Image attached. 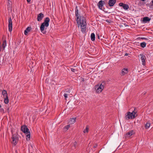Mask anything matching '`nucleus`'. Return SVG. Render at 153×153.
I'll return each mask as SVG.
<instances>
[{
	"label": "nucleus",
	"mask_w": 153,
	"mask_h": 153,
	"mask_svg": "<svg viewBox=\"0 0 153 153\" xmlns=\"http://www.w3.org/2000/svg\"><path fill=\"white\" fill-rule=\"evenodd\" d=\"M75 10V16L76 17L77 24L79 25H80V27L81 31L83 33L85 32L86 30V22L85 17L82 16H80L79 14L78 10L76 6Z\"/></svg>",
	"instance_id": "f257e3e1"
},
{
	"label": "nucleus",
	"mask_w": 153,
	"mask_h": 153,
	"mask_svg": "<svg viewBox=\"0 0 153 153\" xmlns=\"http://www.w3.org/2000/svg\"><path fill=\"white\" fill-rule=\"evenodd\" d=\"M50 21V19L47 17L45 18L44 22H43L40 27V30L41 32L44 34H45L46 33V30H45V27L46 28L49 25V22Z\"/></svg>",
	"instance_id": "f03ea898"
},
{
	"label": "nucleus",
	"mask_w": 153,
	"mask_h": 153,
	"mask_svg": "<svg viewBox=\"0 0 153 153\" xmlns=\"http://www.w3.org/2000/svg\"><path fill=\"white\" fill-rule=\"evenodd\" d=\"M2 94L4 98V102L5 104H7L9 102L8 94L7 91L4 90L2 91Z\"/></svg>",
	"instance_id": "7ed1b4c3"
},
{
	"label": "nucleus",
	"mask_w": 153,
	"mask_h": 153,
	"mask_svg": "<svg viewBox=\"0 0 153 153\" xmlns=\"http://www.w3.org/2000/svg\"><path fill=\"white\" fill-rule=\"evenodd\" d=\"M12 143L14 146H15L18 143L19 138L18 137L16 134H13L12 136Z\"/></svg>",
	"instance_id": "20e7f679"
},
{
	"label": "nucleus",
	"mask_w": 153,
	"mask_h": 153,
	"mask_svg": "<svg viewBox=\"0 0 153 153\" xmlns=\"http://www.w3.org/2000/svg\"><path fill=\"white\" fill-rule=\"evenodd\" d=\"M135 118L134 115H133L130 112H128L125 115V118L128 120L129 119H133Z\"/></svg>",
	"instance_id": "39448f33"
},
{
	"label": "nucleus",
	"mask_w": 153,
	"mask_h": 153,
	"mask_svg": "<svg viewBox=\"0 0 153 153\" xmlns=\"http://www.w3.org/2000/svg\"><path fill=\"white\" fill-rule=\"evenodd\" d=\"M104 87L102 84L99 85V84L97 85L95 87V89L97 90V93H100L102 91Z\"/></svg>",
	"instance_id": "423d86ee"
},
{
	"label": "nucleus",
	"mask_w": 153,
	"mask_h": 153,
	"mask_svg": "<svg viewBox=\"0 0 153 153\" xmlns=\"http://www.w3.org/2000/svg\"><path fill=\"white\" fill-rule=\"evenodd\" d=\"M13 29V24L12 20L10 17L8 19V30L10 32H11Z\"/></svg>",
	"instance_id": "0eeeda50"
},
{
	"label": "nucleus",
	"mask_w": 153,
	"mask_h": 153,
	"mask_svg": "<svg viewBox=\"0 0 153 153\" xmlns=\"http://www.w3.org/2000/svg\"><path fill=\"white\" fill-rule=\"evenodd\" d=\"M139 56L140 57V59L142 62V65L144 66L145 65H146V56L143 54H140Z\"/></svg>",
	"instance_id": "6e6552de"
},
{
	"label": "nucleus",
	"mask_w": 153,
	"mask_h": 153,
	"mask_svg": "<svg viewBox=\"0 0 153 153\" xmlns=\"http://www.w3.org/2000/svg\"><path fill=\"white\" fill-rule=\"evenodd\" d=\"M105 3V2L103 1L100 0L97 4V5L99 8L100 10H102L103 4Z\"/></svg>",
	"instance_id": "1a4fd4ad"
},
{
	"label": "nucleus",
	"mask_w": 153,
	"mask_h": 153,
	"mask_svg": "<svg viewBox=\"0 0 153 153\" xmlns=\"http://www.w3.org/2000/svg\"><path fill=\"white\" fill-rule=\"evenodd\" d=\"M21 129L22 131L24 133H26L30 132L29 129L26 126H23L21 127Z\"/></svg>",
	"instance_id": "9d476101"
},
{
	"label": "nucleus",
	"mask_w": 153,
	"mask_h": 153,
	"mask_svg": "<svg viewBox=\"0 0 153 153\" xmlns=\"http://www.w3.org/2000/svg\"><path fill=\"white\" fill-rule=\"evenodd\" d=\"M44 17V14L42 13H40L39 14L38 16L37 17V20L38 21L40 22L41 21L43 18Z\"/></svg>",
	"instance_id": "9b49d317"
},
{
	"label": "nucleus",
	"mask_w": 153,
	"mask_h": 153,
	"mask_svg": "<svg viewBox=\"0 0 153 153\" xmlns=\"http://www.w3.org/2000/svg\"><path fill=\"white\" fill-rule=\"evenodd\" d=\"M116 1V0H109L108 1V4L110 7L113 6Z\"/></svg>",
	"instance_id": "f8f14e48"
},
{
	"label": "nucleus",
	"mask_w": 153,
	"mask_h": 153,
	"mask_svg": "<svg viewBox=\"0 0 153 153\" xmlns=\"http://www.w3.org/2000/svg\"><path fill=\"white\" fill-rule=\"evenodd\" d=\"M128 69L127 68H123L122 71L121 72V75L122 76H124L125 74H126L128 73Z\"/></svg>",
	"instance_id": "ddd939ff"
},
{
	"label": "nucleus",
	"mask_w": 153,
	"mask_h": 153,
	"mask_svg": "<svg viewBox=\"0 0 153 153\" xmlns=\"http://www.w3.org/2000/svg\"><path fill=\"white\" fill-rule=\"evenodd\" d=\"M76 117H74L70 118L69 122L68 123H70V124H73L75 123L76 121Z\"/></svg>",
	"instance_id": "4468645a"
},
{
	"label": "nucleus",
	"mask_w": 153,
	"mask_h": 153,
	"mask_svg": "<svg viewBox=\"0 0 153 153\" xmlns=\"http://www.w3.org/2000/svg\"><path fill=\"white\" fill-rule=\"evenodd\" d=\"M151 19V18L148 17H145L143 18V21L144 22H149Z\"/></svg>",
	"instance_id": "2eb2a0df"
},
{
	"label": "nucleus",
	"mask_w": 153,
	"mask_h": 153,
	"mask_svg": "<svg viewBox=\"0 0 153 153\" xmlns=\"http://www.w3.org/2000/svg\"><path fill=\"white\" fill-rule=\"evenodd\" d=\"M31 29L30 27H27L24 31V34L25 35H27L28 32H30Z\"/></svg>",
	"instance_id": "dca6fc26"
},
{
	"label": "nucleus",
	"mask_w": 153,
	"mask_h": 153,
	"mask_svg": "<svg viewBox=\"0 0 153 153\" xmlns=\"http://www.w3.org/2000/svg\"><path fill=\"white\" fill-rule=\"evenodd\" d=\"M26 135V140L27 141H29L30 139V132H28L25 134Z\"/></svg>",
	"instance_id": "f3484780"
},
{
	"label": "nucleus",
	"mask_w": 153,
	"mask_h": 153,
	"mask_svg": "<svg viewBox=\"0 0 153 153\" xmlns=\"http://www.w3.org/2000/svg\"><path fill=\"white\" fill-rule=\"evenodd\" d=\"M91 40L92 41H94L95 40V35L94 33H92L91 34Z\"/></svg>",
	"instance_id": "a211bd4d"
},
{
	"label": "nucleus",
	"mask_w": 153,
	"mask_h": 153,
	"mask_svg": "<svg viewBox=\"0 0 153 153\" xmlns=\"http://www.w3.org/2000/svg\"><path fill=\"white\" fill-rule=\"evenodd\" d=\"M136 108H135L134 109V110L131 113H132V114L133 115H134L135 116V118L137 117V115L136 114V113H137V111L136 110H135Z\"/></svg>",
	"instance_id": "6ab92c4d"
},
{
	"label": "nucleus",
	"mask_w": 153,
	"mask_h": 153,
	"mask_svg": "<svg viewBox=\"0 0 153 153\" xmlns=\"http://www.w3.org/2000/svg\"><path fill=\"white\" fill-rule=\"evenodd\" d=\"M150 126V123L149 122H147L146 124L145 128L146 129L149 128Z\"/></svg>",
	"instance_id": "aec40b11"
},
{
	"label": "nucleus",
	"mask_w": 153,
	"mask_h": 153,
	"mask_svg": "<svg viewBox=\"0 0 153 153\" xmlns=\"http://www.w3.org/2000/svg\"><path fill=\"white\" fill-rule=\"evenodd\" d=\"M123 8L125 10H127L129 8V6L127 4H125L123 5Z\"/></svg>",
	"instance_id": "412c9836"
},
{
	"label": "nucleus",
	"mask_w": 153,
	"mask_h": 153,
	"mask_svg": "<svg viewBox=\"0 0 153 153\" xmlns=\"http://www.w3.org/2000/svg\"><path fill=\"white\" fill-rule=\"evenodd\" d=\"M146 45V43L145 42H143L140 43V46L142 48H144Z\"/></svg>",
	"instance_id": "4be33fe9"
},
{
	"label": "nucleus",
	"mask_w": 153,
	"mask_h": 153,
	"mask_svg": "<svg viewBox=\"0 0 153 153\" xmlns=\"http://www.w3.org/2000/svg\"><path fill=\"white\" fill-rule=\"evenodd\" d=\"M88 126H87L86 127V128L83 131V133H88Z\"/></svg>",
	"instance_id": "5701e85b"
},
{
	"label": "nucleus",
	"mask_w": 153,
	"mask_h": 153,
	"mask_svg": "<svg viewBox=\"0 0 153 153\" xmlns=\"http://www.w3.org/2000/svg\"><path fill=\"white\" fill-rule=\"evenodd\" d=\"M133 131L132 130L129 131L126 134L127 135H129V136H131L133 135Z\"/></svg>",
	"instance_id": "b1692460"
},
{
	"label": "nucleus",
	"mask_w": 153,
	"mask_h": 153,
	"mask_svg": "<svg viewBox=\"0 0 153 153\" xmlns=\"http://www.w3.org/2000/svg\"><path fill=\"white\" fill-rule=\"evenodd\" d=\"M0 112L2 114H4L5 113L4 109L2 108H0Z\"/></svg>",
	"instance_id": "393cba45"
},
{
	"label": "nucleus",
	"mask_w": 153,
	"mask_h": 153,
	"mask_svg": "<svg viewBox=\"0 0 153 153\" xmlns=\"http://www.w3.org/2000/svg\"><path fill=\"white\" fill-rule=\"evenodd\" d=\"M71 71L74 72H75V71H76V70L75 68H70Z\"/></svg>",
	"instance_id": "a878e982"
},
{
	"label": "nucleus",
	"mask_w": 153,
	"mask_h": 153,
	"mask_svg": "<svg viewBox=\"0 0 153 153\" xmlns=\"http://www.w3.org/2000/svg\"><path fill=\"white\" fill-rule=\"evenodd\" d=\"M124 4L123 3H120L119 4V5L120 6H121V7H123V5Z\"/></svg>",
	"instance_id": "bb28decb"
},
{
	"label": "nucleus",
	"mask_w": 153,
	"mask_h": 153,
	"mask_svg": "<svg viewBox=\"0 0 153 153\" xmlns=\"http://www.w3.org/2000/svg\"><path fill=\"white\" fill-rule=\"evenodd\" d=\"M64 96L65 97V99L66 100V98H67V94H64Z\"/></svg>",
	"instance_id": "cd10ccee"
},
{
	"label": "nucleus",
	"mask_w": 153,
	"mask_h": 153,
	"mask_svg": "<svg viewBox=\"0 0 153 153\" xmlns=\"http://www.w3.org/2000/svg\"><path fill=\"white\" fill-rule=\"evenodd\" d=\"M64 131H66V129H67V126H65V127H64Z\"/></svg>",
	"instance_id": "c85d7f7f"
},
{
	"label": "nucleus",
	"mask_w": 153,
	"mask_h": 153,
	"mask_svg": "<svg viewBox=\"0 0 153 153\" xmlns=\"http://www.w3.org/2000/svg\"><path fill=\"white\" fill-rule=\"evenodd\" d=\"M98 145L97 144H96L94 145L93 146V147L94 148H96L97 146Z\"/></svg>",
	"instance_id": "c756f323"
},
{
	"label": "nucleus",
	"mask_w": 153,
	"mask_h": 153,
	"mask_svg": "<svg viewBox=\"0 0 153 153\" xmlns=\"http://www.w3.org/2000/svg\"><path fill=\"white\" fill-rule=\"evenodd\" d=\"M69 124H68V128H70V125L71 124L70 123Z\"/></svg>",
	"instance_id": "7c9ffc66"
},
{
	"label": "nucleus",
	"mask_w": 153,
	"mask_h": 153,
	"mask_svg": "<svg viewBox=\"0 0 153 153\" xmlns=\"http://www.w3.org/2000/svg\"><path fill=\"white\" fill-rule=\"evenodd\" d=\"M141 39H145V40H147V39H148L147 38H145V37H142V38H141Z\"/></svg>",
	"instance_id": "2f4dec72"
},
{
	"label": "nucleus",
	"mask_w": 153,
	"mask_h": 153,
	"mask_svg": "<svg viewBox=\"0 0 153 153\" xmlns=\"http://www.w3.org/2000/svg\"><path fill=\"white\" fill-rule=\"evenodd\" d=\"M106 21L108 22V23H110V21L108 20H106Z\"/></svg>",
	"instance_id": "473e14b6"
},
{
	"label": "nucleus",
	"mask_w": 153,
	"mask_h": 153,
	"mask_svg": "<svg viewBox=\"0 0 153 153\" xmlns=\"http://www.w3.org/2000/svg\"><path fill=\"white\" fill-rule=\"evenodd\" d=\"M128 55V54L127 53H126L125 54V56H127Z\"/></svg>",
	"instance_id": "72a5a7b5"
},
{
	"label": "nucleus",
	"mask_w": 153,
	"mask_h": 153,
	"mask_svg": "<svg viewBox=\"0 0 153 153\" xmlns=\"http://www.w3.org/2000/svg\"><path fill=\"white\" fill-rule=\"evenodd\" d=\"M31 0H27V1L28 3H29L30 1Z\"/></svg>",
	"instance_id": "f704fd0d"
},
{
	"label": "nucleus",
	"mask_w": 153,
	"mask_h": 153,
	"mask_svg": "<svg viewBox=\"0 0 153 153\" xmlns=\"http://www.w3.org/2000/svg\"><path fill=\"white\" fill-rule=\"evenodd\" d=\"M97 38H98V39H100V36H99V35L97 34Z\"/></svg>",
	"instance_id": "c9c22d12"
},
{
	"label": "nucleus",
	"mask_w": 153,
	"mask_h": 153,
	"mask_svg": "<svg viewBox=\"0 0 153 153\" xmlns=\"http://www.w3.org/2000/svg\"><path fill=\"white\" fill-rule=\"evenodd\" d=\"M152 4H153V0H152Z\"/></svg>",
	"instance_id": "e433bc0d"
},
{
	"label": "nucleus",
	"mask_w": 153,
	"mask_h": 153,
	"mask_svg": "<svg viewBox=\"0 0 153 153\" xmlns=\"http://www.w3.org/2000/svg\"><path fill=\"white\" fill-rule=\"evenodd\" d=\"M141 0L142 1H144L145 0Z\"/></svg>",
	"instance_id": "4c0bfd02"
},
{
	"label": "nucleus",
	"mask_w": 153,
	"mask_h": 153,
	"mask_svg": "<svg viewBox=\"0 0 153 153\" xmlns=\"http://www.w3.org/2000/svg\"><path fill=\"white\" fill-rule=\"evenodd\" d=\"M1 105L0 104V108H1Z\"/></svg>",
	"instance_id": "58836bf2"
},
{
	"label": "nucleus",
	"mask_w": 153,
	"mask_h": 153,
	"mask_svg": "<svg viewBox=\"0 0 153 153\" xmlns=\"http://www.w3.org/2000/svg\"><path fill=\"white\" fill-rule=\"evenodd\" d=\"M8 1H10V0H8Z\"/></svg>",
	"instance_id": "ea45409f"
},
{
	"label": "nucleus",
	"mask_w": 153,
	"mask_h": 153,
	"mask_svg": "<svg viewBox=\"0 0 153 153\" xmlns=\"http://www.w3.org/2000/svg\"><path fill=\"white\" fill-rule=\"evenodd\" d=\"M32 153V152H31V153Z\"/></svg>",
	"instance_id": "a19ab883"
}]
</instances>
